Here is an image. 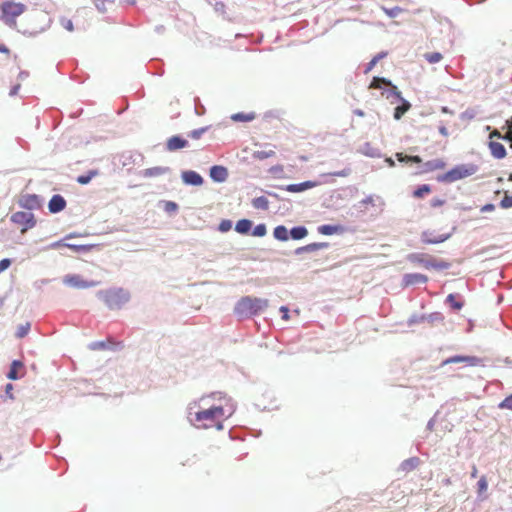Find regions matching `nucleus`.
Returning <instances> with one entry per match:
<instances>
[{
  "label": "nucleus",
  "mask_w": 512,
  "mask_h": 512,
  "mask_svg": "<svg viewBox=\"0 0 512 512\" xmlns=\"http://www.w3.org/2000/svg\"><path fill=\"white\" fill-rule=\"evenodd\" d=\"M494 205L493 204H486L484 205L482 208H481V211L482 212H488V211H493L494 210Z\"/></svg>",
  "instance_id": "864d4df0"
},
{
  "label": "nucleus",
  "mask_w": 512,
  "mask_h": 512,
  "mask_svg": "<svg viewBox=\"0 0 512 512\" xmlns=\"http://www.w3.org/2000/svg\"><path fill=\"white\" fill-rule=\"evenodd\" d=\"M11 221L21 228V232L25 233L28 229L35 226L36 221L34 215L30 211H18L12 214Z\"/></svg>",
  "instance_id": "423d86ee"
},
{
  "label": "nucleus",
  "mask_w": 512,
  "mask_h": 512,
  "mask_svg": "<svg viewBox=\"0 0 512 512\" xmlns=\"http://www.w3.org/2000/svg\"><path fill=\"white\" fill-rule=\"evenodd\" d=\"M446 301L450 304V306L455 310H460L463 307V303L456 300V296L454 294H449L447 296Z\"/></svg>",
  "instance_id": "c9c22d12"
},
{
  "label": "nucleus",
  "mask_w": 512,
  "mask_h": 512,
  "mask_svg": "<svg viewBox=\"0 0 512 512\" xmlns=\"http://www.w3.org/2000/svg\"><path fill=\"white\" fill-rule=\"evenodd\" d=\"M94 247H95V245H88V244L76 245V244L68 243V245H67V248L71 249L75 253H87V252L91 251Z\"/></svg>",
  "instance_id": "a878e982"
},
{
  "label": "nucleus",
  "mask_w": 512,
  "mask_h": 512,
  "mask_svg": "<svg viewBox=\"0 0 512 512\" xmlns=\"http://www.w3.org/2000/svg\"><path fill=\"white\" fill-rule=\"evenodd\" d=\"M363 203L371 204V203H373V198L371 196H369V197H367L366 199L363 200Z\"/></svg>",
  "instance_id": "13d9d810"
},
{
  "label": "nucleus",
  "mask_w": 512,
  "mask_h": 512,
  "mask_svg": "<svg viewBox=\"0 0 512 512\" xmlns=\"http://www.w3.org/2000/svg\"><path fill=\"white\" fill-rule=\"evenodd\" d=\"M210 177L217 182H223L228 177V171L223 166H213L210 169Z\"/></svg>",
  "instance_id": "dca6fc26"
},
{
  "label": "nucleus",
  "mask_w": 512,
  "mask_h": 512,
  "mask_svg": "<svg viewBox=\"0 0 512 512\" xmlns=\"http://www.w3.org/2000/svg\"><path fill=\"white\" fill-rule=\"evenodd\" d=\"M334 176H341V177H344V176H347L348 175V172L346 171H341V172H335L333 173Z\"/></svg>",
  "instance_id": "4d7b16f0"
},
{
  "label": "nucleus",
  "mask_w": 512,
  "mask_h": 512,
  "mask_svg": "<svg viewBox=\"0 0 512 512\" xmlns=\"http://www.w3.org/2000/svg\"><path fill=\"white\" fill-rule=\"evenodd\" d=\"M253 207L256 209H263L266 210L269 207V201L266 197L260 196L252 201Z\"/></svg>",
  "instance_id": "c85d7f7f"
},
{
  "label": "nucleus",
  "mask_w": 512,
  "mask_h": 512,
  "mask_svg": "<svg viewBox=\"0 0 512 512\" xmlns=\"http://www.w3.org/2000/svg\"><path fill=\"white\" fill-rule=\"evenodd\" d=\"M386 162L389 164V166H394V161L391 158H388Z\"/></svg>",
  "instance_id": "052dcab7"
},
{
  "label": "nucleus",
  "mask_w": 512,
  "mask_h": 512,
  "mask_svg": "<svg viewBox=\"0 0 512 512\" xmlns=\"http://www.w3.org/2000/svg\"><path fill=\"white\" fill-rule=\"evenodd\" d=\"M341 230L339 226L321 225L318 227V232L322 235H333Z\"/></svg>",
  "instance_id": "393cba45"
},
{
  "label": "nucleus",
  "mask_w": 512,
  "mask_h": 512,
  "mask_svg": "<svg viewBox=\"0 0 512 512\" xmlns=\"http://www.w3.org/2000/svg\"><path fill=\"white\" fill-rule=\"evenodd\" d=\"M29 330H30V323L20 325L17 329L16 336L18 338H23L24 336H26L28 334Z\"/></svg>",
  "instance_id": "ea45409f"
},
{
  "label": "nucleus",
  "mask_w": 512,
  "mask_h": 512,
  "mask_svg": "<svg viewBox=\"0 0 512 512\" xmlns=\"http://www.w3.org/2000/svg\"><path fill=\"white\" fill-rule=\"evenodd\" d=\"M12 389H13L12 384H7L6 385V393L9 395L10 398H13V396L11 394Z\"/></svg>",
  "instance_id": "6e6d98bb"
},
{
  "label": "nucleus",
  "mask_w": 512,
  "mask_h": 512,
  "mask_svg": "<svg viewBox=\"0 0 512 512\" xmlns=\"http://www.w3.org/2000/svg\"><path fill=\"white\" fill-rule=\"evenodd\" d=\"M444 203H445V200L439 199V198H434L431 200L432 207H440V206L444 205Z\"/></svg>",
  "instance_id": "8fccbe9b"
},
{
  "label": "nucleus",
  "mask_w": 512,
  "mask_h": 512,
  "mask_svg": "<svg viewBox=\"0 0 512 512\" xmlns=\"http://www.w3.org/2000/svg\"><path fill=\"white\" fill-rule=\"evenodd\" d=\"M188 146V141L180 136H172L166 142V148L169 151H176Z\"/></svg>",
  "instance_id": "ddd939ff"
},
{
  "label": "nucleus",
  "mask_w": 512,
  "mask_h": 512,
  "mask_svg": "<svg viewBox=\"0 0 512 512\" xmlns=\"http://www.w3.org/2000/svg\"><path fill=\"white\" fill-rule=\"evenodd\" d=\"M233 121L248 122L254 119L253 114L236 113L231 116Z\"/></svg>",
  "instance_id": "72a5a7b5"
},
{
  "label": "nucleus",
  "mask_w": 512,
  "mask_h": 512,
  "mask_svg": "<svg viewBox=\"0 0 512 512\" xmlns=\"http://www.w3.org/2000/svg\"><path fill=\"white\" fill-rule=\"evenodd\" d=\"M477 488H478V494L481 495L483 493H485L487 491V488H488V483H487V479L485 476H482L478 483H477Z\"/></svg>",
  "instance_id": "4c0bfd02"
},
{
  "label": "nucleus",
  "mask_w": 512,
  "mask_h": 512,
  "mask_svg": "<svg viewBox=\"0 0 512 512\" xmlns=\"http://www.w3.org/2000/svg\"><path fill=\"white\" fill-rule=\"evenodd\" d=\"M97 175H98L97 170H91L87 174L78 176L77 182L81 185H86L92 180V178H94Z\"/></svg>",
  "instance_id": "cd10ccee"
},
{
  "label": "nucleus",
  "mask_w": 512,
  "mask_h": 512,
  "mask_svg": "<svg viewBox=\"0 0 512 512\" xmlns=\"http://www.w3.org/2000/svg\"><path fill=\"white\" fill-rule=\"evenodd\" d=\"M428 280L426 275L420 273L406 274L403 278L405 285H414L417 283H426Z\"/></svg>",
  "instance_id": "f3484780"
},
{
  "label": "nucleus",
  "mask_w": 512,
  "mask_h": 512,
  "mask_svg": "<svg viewBox=\"0 0 512 512\" xmlns=\"http://www.w3.org/2000/svg\"><path fill=\"white\" fill-rule=\"evenodd\" d=\"M396 157L398 161L400 162H414V163H421L422 159L419 156H407L403 153H397Z\"/></svg>",
  "instance_id": "2f4dec72"
},
{
  "label": "nucleus",
  "mask_w": 512,
  "mask_h": 512,
  "mask_svg": "<svg viewBox=\"0 0 512 512\" xmlns=\"http://www.w3.org/2000/svg\"><path fill=\"white\" fill-rule=\"evenodd\" d=\"M26 9L20 2L6 1L1 5L2 18L6 23L14 22Z\"/></svg>",
  "instance_id": "39448f33"
},
{
  "label": "nucleus",
  "mask_w": 512,
  "mask_h": 512,
  "mask_svg": "<svg viewBox=\"0 0 512 512\" xmlns=\"http://www.w3.org/2000/svg\"><path fill=\"white\" fill-rule=\"evenodd\" d=\"M439 133L445 137H447L449 134L447 128L444 125L439 127Z\"/></svg>",
  "instance_id": "5fc2aeb1"
},
{
  "label": "nucleus",
  "mask_w": 512,
  "mask_h": 512,
  "mask_svg": "<svg viewBox=\"0 0 512 512\" xmlns=\"http://www.w3.org/2000/svg\"><path fill=\"white\" fill-rule=\"evenodd\" d=\"M477 473H478V470L476 468V466H473V469H472V472H471V476L473 478L477 477Z\"/></svg>",
  "instance_id": "bf43d9fd"
},
{
  "label": "nucleus",
  "mask_w": 512,
  "mask_h": 512,
  "mask_svg": "<svg viewBox=\"0 0 512 512\" xmlns=\"http://www.w3.org/2000/svg\"><path fill=\"white\" fill-rule=\"evenodd\" d=\"M266 233L267 229L265 224H258L252 231V235L256 237H263L266 235Z\"/></svg>",
  "instance_id": "e433bc0d"
},
{
  "label": "nucleus",
  "mask_w": 512,
  "mask_h": 512,
  "mask_svg": "<svg viewBox=\"0 0 512 512\" xmlns=\"http://www.w3.org/2000/svg\"><path fill=\"white\" fill-rule=\"evenodd\" d=\"M431 192V187L427 184H424L420 187H418L414 192H413V196L416 197V198H421L423 197L425 194H428Z\"/></svg>",
  "instance_id": "f704fd0d"
},
{
  "label": "nucleus",
  "mask_w": 512,
  "mask_h": 512,
  "mask_svg": "<svg viewBox=\"0 0 512 512\" xmlns=\"http://www.w3.org/2000/svg\"><path fill=\"white\" fill-rule=\"evenodd\" d=\"M232 413L233 407L230 404V399L221 393H213L190 404L188 419L198 429L216 428L221 430L223 422Z\"/></svg>",
  "instance_id": "f257e3e1"
},
{
  "label": "nucleus",
  "mask_w": 512,
  "mask_h": 512,
  "mask_svg": "<svg viewBox=\"0 0 512 512\" xmlns=\"http://www.w3.org/2000/svg\"><path fill=\"white\" fill-rule=\"evenodd\" d=\"M11 265V261L9 259H2L0 261V273L6 270Z\"/></svg>",
  "instance_id": "09e8293b"
},
{
  "label": "nucleus",
  "mask_w": 512,
  "mask_h": 512,
  "mask_svg": "<svg viewBox=\"0 0 512 512\" xmlns=\"http://www.w3.org/2000/svg\"><path fill=\"white\" fill-rule=\"evenodd\" d=\"M508 131L504 135V139L510 142V147L512 148V118L507 120Z\"/></svg>",
  "instance_id": "c03bdc74"
},
{
  "label": "nucleus",
  "mask_w": 512,
  "mask_h": 512,
  "mask_svg": "<svg viewBox=\"0 0 512 512\" xmlns=\"http://www.w3.org/2000/svg\"><path fill=\"white\" fill-rule=\"evenodd\" d=\"M382 84L391 86L392 88L394 86L391 84V82L389 80H387L385 78L374 77L370 84V88L378 89V88H381Z\"/></svg>",
  "instance_id": "c756f323"
},
{
  "label": "nucleus",
  "mask_w": 512,
  "mask_h": 512,
  "mask_svg": "<svg viewBox=\"0 0 512 512\" xmlns=\"http://www.w3.org/2000/svg\"><path fill=\"white\" fill-rule=\"evenodd\" d=\"M356 114L359 115V116H363L364 115V113L362 111H360V110L356 111Z\"/></svg>",
  "instance_id": "69168bd1"
},
{
  "label": "nucleus",
  "mask_w": 512,
  "mask_h": 512,
  "mask_svg": "<svg viewBox=\"0 0 512 512\" xmlns=\"http://www.w3.org/2000/svg\"><path fill=\"white\" fill-rule=\"evenodd\" d=\"M385 55L384 54H378L368 63V67L366 69V72H369L376 64L377 62L382 59Z\"/></svg>",
  "instance_id": "a18cd8bd"
},
{
  "label": "nucleus",
  "mask_w": 512,
  "mask_h": 512,
  "mask_svg": "<svg viewBox=\"0 0 512 512\" xmlns=\"http://www.w3.org/2000/svg\"><path fill=\"white\" fill-rule=\"evenodd\" d=\"M168 168L165 167H152L147 168L143 171L144 177H160L168 172Z\"/></svg>",
  "instance_id": "aec40b11"
},
{
  "label": "nucleus",
  "mask_w": 512,
  "mask_h": 512,
  "mask_svg": "<svg viewBox=\"0 0 512 512\" xmlns=\"http://www.w3.org/2000/svg\"><path fill=\"white\" fill-rule=\"evenodd\" d=\"M207 131L206 127L195 129L188 134V137L194 140H198Z\"/></svg>",
  "instance_id": "a19ab883"
},
{
  "label": "nucleus",
  "mask_w": 512,
  "mask_h": 512,
  "mask_svg": "<svg viewBox=\"0 0 512 512\" xmlns=\"http://www.w3.org/2000/svg\"><path fill=\"white\" fill-rule=\"evenodd\" d=\"M424 257H425L424 254H411L409 256V259L412 262L423 264L426 268H429V267L446 268L447 267V265H442V264H438L437 265V264H435L434 262H432L430 260L429 261H425Z\"/></svg>",
  "instance_id": "6ab92c4d"
},
{
  "label": "nucleus",
  "mask_w": 512,
  "mask_h": 512,
  "mask_svg": "<svg viewBox=\"0 0 512 512\" xmlns=\"http://www.w3.org/2000/svg\"><path fill=\"white\" fill-rule=\"evenodd\" d=\"M500 409L512 410V394L506 397L499 405Z\"/></svg>",
  "instance_id": "37998d69"
},
{
  "label": "nucleus",
  "mask_w": 512,
  "mask_h": 512,
  "mask_svg": "<svg viewBox=\"0 0 512 512\" xmlns=\"http://www.w3.org/2000/svg\"><path fill=\"white\" fill-rule=\"evenodd\" d=\"M481 362V359L475 356H453L447 358L442 362V365H448L453 363H466L469 366H477Z\"/></svg>",
  "instance_id": "9d476101"
},
{
  "label": "nucleus",
  "mask_w": 512,
  "mask_h": 512,
  "mask_svg": "<svg viewBox=\"0 0 512 512\" xmlns=\"http://www.w3.org/2000/svg\"><path fill=\"white\" fill-rule=\"evenodd\" d=\"M252 227V222L248 219H241L236 223L235 230L240 234H247Z\"/></svg>",
  "instance_id": "4be33fe9"
},
{
  "label": "nucleus",
  "mask_w": 512,
  "mask_h": 512,
  "mask_svg": "<svg viewBox=\"0 0 512 512\" xmlns=\"http://www.w3.org/2000/svg\"><path fill=\"white\" fill-rule=\"evenodd\" d=\"M318 185L315 181H305L299 184H289L284 189L290 193H299L314 188Z\"/></svg>",
  "instance_id": "4468645a"
},
{
  "label": "nucleus",
  "mask_w": 512,
  "mask_h": 512,
  "mask_svg": "<svg viewBox=\"0 0 512 512\" xmlns=\"http://www.w3.org/2000/svg\"><path fill=\"white\" fill-rule=\"evenodd\" d=\"M97 296L110 308H120L125 304L129 295L123 289H109L101 290L97 293Z\"/></svg>",
  "instance_id": "20e7f679"
},
{
  "label": "nucleus",
  "mask_w": 512,
  "mask_h": 512,
  "mask_svg": "<svg viewBox=\"0 0 512 512\" xmlns=\"http://www.w3.org/2000/svg\"><path fill=\"white\" fill-rule=\"evenodd\" d=\"M443 113H451L447 107H442Z\"/></svg>",
  "instance_id": "680f3d73"
},
{
  "label": "nucleus",
  "mask_w": 512,
  "mask_h": 512,
  "mask_svg": "<svg viewBox=\"0 0 512 512\" xmlns=\"http://www.w3.org/2000/svg\"><path fill=\"white\" fill-rule=\"evenodd\" d=\"M477 170L478 168L474 164H462L455 166L442 175H439L437 180L443 183H452L475 174Z\"/></svg>",
  "instance_id": "7ed1b4c3"
},
{
  "label": "nucleus",
  "mask_w": 512,
  "mask_h": 512,
  "mask_svg": "<svg viewBox=\"0 0 512 512\" xmlns=\"http://www.w3.org/2000/svg\"><path fill=\"white\" fill-rule=\"evenodd\" d=\"M280 311L282 312V319L283 320H288L289 319V310L287 307L285 306H282L280 308Z\"/></svg>",
  "instance_id": "3c124183"
},
{
  "label": "nucleus",
  "mask_w": 512,
  "mask_h": 512,
  "mask_svg": "<svg viewBox=\"0 0 512 512\" xmlns=\"http://www.w3.org/2000/svg\"><path fill=\"white\" fill-rule=\"evenodd\" d=\"M23 367V364L20 361H13L10 367V371L8 373V378L11 380H16L18 378V370Z\"/></svg>",
  "instance_id": "bb28decb"
},
{
  "label": "nucleus",
  "mask_w": 512,
  "mask_h": 512,
  "mask_svg": "<svg viewBox=\"0 0 512 512\" xmlns=\"http://www.w3.org/2000/svg\"><path fill=\"white\" fill-rule=\"evenodd\" d=\"M126 2H127L128 4L133 5V4H135L136 0H126Z\"/></svg>",
  "instance_id": "0e129e2a"
},
{
  "label": "nucleus",
  "mask_w": 512,
  "mask_h": 512,
  "mask_svg": "<svg viewBox=\"0 0 512 512\" xmlns=\"http://www.w3.org/2000/svg\"><path fill=\"white\" fill-rule=\"evenodd\" d=\"M273 234H274V237L280 241H287L289 238V232H288L287 228L283 225H279V226L275 227Z\"/></svg>",
  "instance_id": "5701e85b"
},
{
  "label": "nucleus",
  "mask_w": 512,
  "mask_h": 512,
  "mask_svg": "<svg viewBox=\"0 0 512 512\" xmlns=\"http://www.w3.org/2000/svg\"><path fill=\"white\" fill-rule=\"evenodd\" d=\"M113 0H94V4L96 8L100 12H105L107 10L106 4H112Z\"/></svg>",
  "instance_id": "58836bf2"
},
{
  "label": "nucleus",
  "mask_w": 512,
  "mask_h": 512,
  "mask_svg": "<svg viewBox=\"0 0 512 512\" xmlns=\"http://www.w3.org/2000/svg\"><path fill=\"white\" fill-rule=\"evenodd\" d=\"M219 229L222 232H227L231 229V222L229 220H224L220 223Z\"/></svg>",
  "instance_id": "49530a36"
},
{
  "label": "nucleus",
  "mask_w": 512,
  "mask_h": 512,
  "mask_svg": "<svg viewBox=\"0 0 512 512\" xmlns=\"http://www.w3.org/2000/svg\"><path fill=\"white\" fill-rule=\"evenodd\" d=\"M68 243H65L63 240L56 241L52 244H50L49 248L51 249H58L60 247H67Z\"/></svg>",
  "instance_id": "de8ad7c7"
},
{
  "label": "nucleus",
  "mask_w": 512,
  "mask_h": 512,
  "mask_svg": "<svg viewBox=\"0 0 512 512\" xmlns=\"http://www.w3.org/2000/svg\"><path fill=\"white\" fill-rule=\"evenodd\" d=\"M65 207H66V201L59 194L52 196V198L50 199V201L48 203V208L51 213L61 212L62 210L65 209Z\"/></svg>",
  "instance_id": "f8f14e48"
},
{
  "label": "nucleus",
  "mask_w": 512,
  "mask_h": 512,
  "mask_svg": "<svg viewBox=\"0 0 512 512\" xmlns=\"http://www.w3.org/2000/svg\"><path fill=\"white\" fill-rule=\"evenodd\" d=\"M275 155L274 150H258L253 153V157L258 160H263L269 157H273Z\"/></svg>",
  "instance_id": "7c9ffc66"
},
{
  "label": "nucleus",
  "mask_w": 512,
  "mask_h": 512,
  "mask_svg": "<svg viewBox=\"0 0 512 512\" xmlns=\"http://www.w3.org/2000/svg\"><path fill=\"white\" fill-rule=\"evenodd\" d=\"M63 26L68 30V31H73V23L70 19L68 20H65L63 22Z\"/></svg>",
  "instance_id": "603ef678"
},
{
  "label": "nucleus",
  "mask_w": 512,
  "mask_h": 512,
  "mask_svg": "<svg viewBox=\"0 0 512 512\" xmlns=\"http://www.w3.org/2000/svg\"><path fill=\"white\" fill-rule=\"evenodd\" d=\"M294 240H300L307 236L308 231L304 226L294 227L289 232Z\"/></svg>",
  "instance_id": "b1692460"
},
{
  "label": "nucleus",
  "mask_w": 512,
  "mask_h": 512,
  "mask_svg": "<svg viewBox=\"0 0 512 512\" xmlns=\"http://www.w3.org/2000/svg\"><path fill=\"white\" fill-rule=\"evenodd\" d=\"M63 283L66 286L76 288V289H88L91 287H95L99 285L98 281H87L84 280L81 275L78 274H68L63 277Z\"/></svg>",
  "instance_id": "0eeeda50"
},
{
  "label": "nucleus",
  "mask_w": 512,
  "mask_h": 512,
  "mask_svg": "<svg viewBox=\"0 0 512 512\" xmlns=\"http://www.w3.org/2000/svg\"><path fill=\"white\" fill-rule=\"evenodd\" d=\"M0 51L1 52H6L8 51L6 47H4L3 45H0Z\"/></svg>",
  "instance_id": "e2e57ef3"
},
{
  "label": "nucleus",
  "mask_w": 512,
  "mask_h": 512,
  "mask_svg": "<svg viewBox=\"0 0 512 512\" xmlns=\"http://www.w3.org/2000/svg\"><path fill=\"white\" fill-rule=\"evenodd\" d=\"M327 247H328V243H326V242L311 243V244H308L306 246L298 248L296 252L297 253L313 252V251H317V250L324 249V248H327Z\"/></svg>",
  "instance_id": "412c9836"
},
{
  "label": "nucleus",
  "mask_w": 512,
  "mask_h": 512,
  "mask_svg": "<svg viewBox=\"0 0 512 512\" xmlns=\"http://www.w3.org/2000/svg\"><path fill=\"white\" fill-rule=\"evenodd\" d=\"M500 206L503 209H508L512 207V196L505 194L504 198L500 202Z\"/></svg>",
  "instance_id": "79ce46f5"
},
{
  "label": "nucleus",
  "mask_w": 512,
  "mask_h": 512,
  "mask_svg": "<svg viewBox=\"0 0 512 512\" xmlns=\"http://www.w3.org/2000/svg\"><path fill=\"white\" fill-rule=\"evenodd\" d=\"M394 94L401 100V105L397 106L394 110V118L400 120L402 116L411 108V104L401 97V93L393 86Z\"/></svg>",
  "instance_id": "9b49d317"
},
{
  "label": "nucleus",
  "mask_w": 512,
  "mask_h": 512,
  "mask_svg": "<svg viewBox=\"0 0 512 512\" xmlns=\"http://www.w3.org/2000/svg\"><path fill=\"white\" fill-rule=\"evenodd\" d=\"M424 57L431 64L438 63L443 58L442 54L439 52L426 53Z\"/></svg>",
  "instance_id": "473e14b6"
},
{
  "label": "nucleus",
  "mask_w": 512,
  "mask_h": 512,
  "mask_svg": "<svg viewBox=\"0 0 512 512\" xmlns=\"http://www.w3.org/2000/svg\"><path fill=\"white\" fill-rule=\"evenodd\" d=\"M182 179L186 184L200 186L203 183V178L195 171H185L182 173Z\"/></svg>",
  "instance_id": "2eb2a0df"
},
{
  "label": "nucleus",
  "mask_w": 512,
  "mask_h": 512,
  "mask_svg": "<svg viewBox=\"0 0 512 512\" xmlns=\"http://www.w3.org/2000/svg\"><path fill=\"white\" fill-rule=\"evenodd\" d=\"M508 180L512 181V174L509 175Z\"/></svg>",
  "instance_id": "338daca9"
},
{
  "label": "nucleus",
  "mask_w": 512,
  "mask_h": 512,
  "mask_svg": "<svg viewBox=\"0 0 512 512\" xmlns=\"http://www.w3.org/2000/svg\"><path fill=\"white\" fill-rule=\"evenodd\" d=\"M504 139V136L498 130H493L489 135V149L493 157L502 159L506 156V149L502 143L495 141L494 139Z\"/></svg>",
  "instance_id": "6e6552de"
},
{
  "label": "nucleus",
  "mask_w": 512,
  "mask_h": 512,
  "mask_svg": "<svg viewBox=\"0 0 512 512\" xmlns=\"http://www.w3.org/2000/svg\"><path fill=\"white\" fill-rule=\"evenodd\" d=\"M450 237H451V233L435 235L431 231H424L421 234V241L424 244H439V243H442V242L448 240Z\"/></svg>",
  "instance_id": "1a4fd4ad"
},
{
  "label": "nucleus",
  "mask_w": 512,
  "mask_h": 512,
  "mask_svg": "<svg viewBox=\"0 0 512 512\" xmlns=\"http://www.w3.org/2000/svg\"><path fill=\"white\" fill-rule=\"evenodd\" d=\"M268 306L266 299L243 297L235 306V313L241 318L253 316Z\"/></svg>",
  "instance_id": "f03ea898"
},
{
  "label": "nucleus",
  "mask_w": 512,
  "mask_h": 512,
  "mask_svg": "<svg viewBox=\"0 0 512 512\" xmlns=\"http://www.w3.org/2000/svg\"><path fill=\"white\" fill-rule=\"evenodd\" d=\"M423 172H432L436 170H443L446 167V163L442 159H434L424 163Z\"/></svg>",
  "instance_id": "a211bd4d"
}]
</instances>
